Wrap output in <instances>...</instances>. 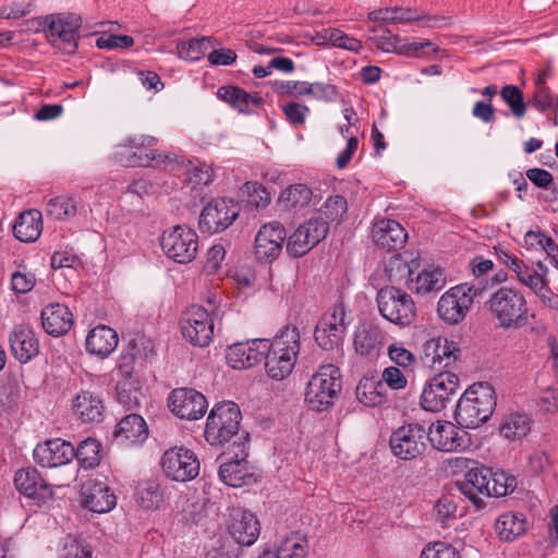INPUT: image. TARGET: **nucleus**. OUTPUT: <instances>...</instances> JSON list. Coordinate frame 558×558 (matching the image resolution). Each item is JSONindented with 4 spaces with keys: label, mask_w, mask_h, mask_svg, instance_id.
Listing matches in <instances>:
<instances>
[{
    "label": "nucleus",
    "mask_w": 558,
    "mask_h": 558,
    "mask_svg": "<svg viewBox=\"0 0 558 558\" xmlns=\"http://www.w3.org/2000/svg\"><path fill=\"white\" fill-rule=\"evenodd\" d=\"M157 143L158 138L151 135L131 136L116 147L112 158L125 167H161L178 162V155L153 148Z\"/></svg>",
    "instance_id": "1"
},
{
    "label": "nucleus",
    "mask_w": 558,
    "mask_h": 558,
    "mask_svg": "<svg viewBox=\"0 0 558 558\" xmlns=\"http://www.w3.org/2000/svg\"><path fill=\"white\" fill-rule=\"evenodd\" d=\"M496 408V393L492 385L476 383L459 399L454 418L463 428H477L485 423Z\"/></svg>",
    "instance_id": "2"
},
{
    "label": "nucleus",
    "mask_w": 558,
    "mask_h": 558,
    "mask_svg": "<svg viewBox=\"0 0 558 558\" xmlns=\"http://www.w3.org/2000/svg\"><path fill=\"white\" fill-rule=\"evenodd\" d=\"M300 351V332L295 326H286L270 342L264 354L267 374L281 380L291 374Z\"/></svg>",
    "instance_id": "3"
},
{
    "label": "nucleus",
    "mask_w": 558,
    "mask_h": 558,
    "mask_svg": "<svg viewBox=\"0 0 558 558\" xmlns=\"http://www.w3.org/2000/svg\"><path fill=\"white\" fill-rule=\"evenodd\" d=\"M490 315L502 328H519L527 320V303L524 295L514 288L500 287L486 301Z\"/></svg>",
    "instance_id": "4"
},
{
    "label": "nucleus",
    "mask_w": 558,
    "mask_h": 558,
    "mask_svg": "<svg viewBox=\"0 0 558 558\" xmlns=\"http://www.w3.org/2000/svg\"><path fill=\"white\" fill-rule=\"evenodd\" d=\"M341 388L340 369L332 364L322 365L307 383L305 402L313 411H325L335 403Z\"/></svg>",
    "instance_id": "5"
},
{
    "label": "nucleus",
    "mask_w": 558,
    "mask_h": 558,
    "mask_svg": "<svg viewBox=\"0 0 558 558\" xmlns=\"http://www.w3.org/2000/svg\"><path fill=\"white\" fill-rule=\"evenodd\" d=\"M380 315L399 327L410 326L416 316L412 296L402 289L388 286L381 288L376 298Z\"/></svg>",
    "instance_id": "6"
},
{
    "label": "nucleus",
    "mask_w": 558,
    "mask_h": 558,
    "mask_svg": "<svg viewBox=\"0 0 558 558\" xmlns=\"http://www.w3.org/2000/svg\"><path fill=\"white\" fill-rule=\"evenodd\" d=\"M241 412L234 402L216 404L207 417L205 438L211 446L228 442L238 434Z\"/></svg>",
    "instance_id": "7"
},
{
    "label": "nucleus",
    "mask_w": 558,
    "mask_h": 558,
    "mask_svg": "<svg viewBox=\"0 0 558 558\" xmlns=\"http://www.w3.org/2000/svg\"><path fill=\"white\" fill-rule=\"evenodd\" d=\"M482 288L469 283L450 288L440 296L437 303L439 318L449 325L459 324L465 318L474 298L482 294Z\"/></svg>",
    "instance_id": "8"
},
{
    "label": "nucleus",
    "mask_w": 558,
    "mask_h": 558,
    "mask_svg": "<svg viewBox=\"0 0 558 558\" xmlns=\"http://www.w3.org/2000/svg\"><path fill=\"white\" fill-rule=\"evenodd\" d=\"M45 33L49 43L66 54L77 49V32L82 20L75 14H51L44 17Z\"/></svg>",
    "instance_id": "9"
},
{
    "label": "nucleus",
    "mask_w": 558,
    "mask_h": 558,
    "mask_svg": "<svg viewBox=\"0 0 558 558\" xmlns=\"http://www.w3.org/2000/svg\"><path fill=\"white\" fill-rule=\"evenodd\" d=\"M352 318L342 302L336 303L315 328L316 342L324 350L338 348L344 338Z\"/></svg>",
    "instance_id": "10"
},
{
    "label": "nucleus",
    "mask_w": 558,
    "mask_h": 558,
    "mask_svg": "<svg viewBox=\"0 0 558 558\" xmlns=\"http://www.w3.org/2000/svg\"><path fill=\"white\" fill-rule=\"evenodd\" d=\"M162 252L179 264L192 262L198 250L197 233L186 226H174L163 231L160 238Z\"/></svg>",
    "instance_id": "11"
},
{
    "label": "nucleus",
    "mask_w": 558,
    "mask_h": 558,
    "mask_svg": "<svg viewBox=\"0 0 558 558\" xmlns=\"http://www.w3.org/2000/svg\"><path fill=\"white\" fill-rule=\"evenodd\" d=\"M234 454L219 466V478L232 487H242L257 482L259 474L246 460V446L240 439L234 441Z\"/></svg>",
    "instance_id": "12"
},
{
    "label": "nucleus",
    "mask_w": 558,
    "mask_h": 558,
    "mask_svg": "<svg viewBox=\"0 0 558 558\" xmlns=\"http://www.w3.org/2000/svg\"><path fill=\"white\" fill-rule=\"evenodd\" d=\"M204 307L192 305L182 315L180 320V329L184 339L196 347H207L214 336V317Z\"/></svg>",
    "instance_id": "13"
},
{
    "label": "nucleus",
    "mask_w": 558,
    "mask_h": 558,
    "mask_svg": "<svg viewBox=\"0 0 558 558\" xmlns=\"http://www.w3.org/2000/svg\"><path fill=\"white\" fill-rule=\"evenodd\" d=\"M459 377L451 371L439 372L424 387L421 405L425 411L439 412L457 395Z\"/></svg>",
    "instance_id": "14"
},
{
    "label": "nucleus",
    "mask_w": 558,
    "mask_h": 558,
    "mask_svg": "<svg viewBox=\"0 0 558 558\" xmlns=\"http://www.w3.org/2000/svg\"><path fill=\"white\" fill-rule=\"evenodd\" d=\"M240 206L233 199L219 197L210 201L202 210L198 227L209 234L225 231L239 217Z\"/></svg>",
    "instance_id": "15"
},
{
    "label": "nucleus",
    "mask_w": 558,
    "mask_h": 558,
    "mask_svg": "<svg viewBox=\"0 0 558 558\" xmlns=\"http://www.w3.org/2000/svg\"><path fill=\"white\" fill-rule=\"evenodd\" d=\"M160 466L166 477L175 482L191 481L199 473V461L196 454L184 447L166 450L161 457Z\"/></svg>",
    "instance_id": "16"
},
{
    "label": "nucleus",
    "mask_w": 558,
    "mask_h": 558,
    "mask_svg": "<svg viewBox=\"0 0 558 558\" xmlns=\"http://www.w3.org/2000/svg\"><path fill=\"white\" fill-rule=\"evenodd\" d=\"M328 231V221L320 217H312L287 239L288 254L292 257L304 256L327 236Z\"/></svg>",
    "instance_id": "17"
},
{
    "label": "nucleus",
    "mask_w": 558,
    "mask_h": 558,
    "mask_svg": "<svg viewBox=\"0 0 558 558\" xmlns=\"http://www.w3.org/2000/svg\"><path fill=\"white\" fill-rule=\"evenodd\" d=\"M427 433L418 424H409L396 429L390 436L391 452L401 460H412L426 448Z\"/></svg>",
    "instance_id": "18"
},
{
    "label": "nucleus",
    "mask_w": 558,
    "mask_h": 558,
    "mask_svg": "<svg viewBox=\"0 0 558 558\" xmlns=\"http://www.w3.org/2000/svg\"><path fill=\"white\" fill-rule=\"evenodd\" d=\"M225 524L228 533L241 546L253 545L259 536L260 526L257 518L244 508H228Z\"/></svg>",
    "instance_id": "19"
},
{
    "label": "nucleus",
    "mask_w": 558,
    "mask_h": 558,
    "mask_svg": "<svg viewBox=\"0 0 558 558\" xmlns=\"http://www.w3.org/2000/svg\"><path fill=\"white\" fill-rule=\"evenodd\" d=\"M169 408L180 418L196 421L205 415L208 402L205 396L195 389L178 388L169 397Z\"/></svg>",
    "instance_id": "20"
},
{
    "label": "nucleus",
    "mask_w": 558,
    "mask_h": 558,
    "mask_svg": "<svg viewBox=\"0 0 558 558\" xmlns=\"http://www.w3.org/2000/svg\"><path fill=\"white\" fill-rule=\"evenodd\" d=\"M287 239L284 227L278 221L265 223L255 236L254 254L260 262H272L281 253Z\"/></svg>",
    "instance_id": "21"
},
{
    "label": "nucleus",
    "mask_w": 558,
    "mask_h": 558,
    "mask_svg": "<svg viewBox=\"0 0 558 558\" xmlns=\"http://www.w3.org/2000/svg\"><path fill=\"white\" fill-rule=\"evenodd\" d=\"M461 354L457 343L447 338L437 337L427 340L423 345V363L432 368H450Z\"/></svg>",
    "instance_id": "22"
},
{
    "label": "nucleus",
    "mask_w": 558,
    "mask_h": 558,
    "mask_svg": "<svg viewBox=\"0 0 558 558\" xmlns=\"http://www.w3.org/2000/svg\"><path fill=\"white\" fill-rule=\"evenodd\" d=\"M34 460L43 468H57L70 463L75 457L74 446L60 438L49 439L34 449Z\"/></svg>",
    "instance_id": "23"
},
{
    "label": "nucleus",
    "mask_w": 558,
    "mask_h": 558,
    "mask_svg": "<svg viewBox=\"0 0 558 558\" xmlns=\"http://www.w3.org/2000/svg\"><path fill=\"white\" fill-rule=\"evenodd\" d=\"M490 469L478 464L464 474L463 480L457 481L459 492L465 496L477 509L485 506L484 498L488 497Z\"/></svg>",
    "instance_id": "24"
},
{
    "label": "nucleus",
    "mask_w": 558,
    "mask_h": 558,
    "mask_svg": "<svg viewBox=\"0 0 558 558\" xmlns=\"http://www.w3.org/2000/svg\"><path fill=\"white\" fill-rule=\"evenodd\" d=\"M267 349L268 339L234 343L227 351V363L234 369L250 368L263 360Z\"/></svg>",
    "instance_id": "25"
},
{
    "label": "nucleus",
    "mask_w": 558,
    "mask_h": 558,
    "mask_svg": "<svg viewBox=\"0 0 558 558\" xmlns=\"http://www.w3.org/2000/svg\"><path fill=\"white\" fill-rule=\"evenodd\" d=\"M426 433L430 444L440 451H454L468 446V433L450 422L438 421Z\"/></svg>",
    "instance_id": "26"
},
{
    "label": "nucleus",
    "mask_w": 558,
    "mask_h": 558,
    "mask_svg": "<svg viewBox=\"0 0 558 558\" xmlns=\"http://www.w3.org/2000/svg\"><path fill=\"white\" fill-rule=\"evenodd\" d=\"M82 504L93 512L105 513L113 509L117 498L102 482L88 480L81 487Z\"/></svg>",
    "instance_id": "27"
},
{
    "label": "nucleus",
    "mask_w": 558,
    "mask_h": 558,
    "mask_svg": "<svg viewBox=\"0 0 558 558\" xmlns=\"http://www.w3.org/2000/svg\"><path fill=\"white\" fill-rule=\"evenodd\" d=\"M9 341L12 354L21 363L28 362L39 352L38 339L27 325H16L10 332Z\"/></svg>",
    "instance_id": "28"
},
{
    "label": "nucleus",
    "mask_w": 558,
    "mask_h": 558,
    "mask_svg": "<svg viewBox=\"0 0 558 558\" xmlns=\"http://www.w3.org/2000/svg\"><path fill=\"white\" fill-rule=\"evenodd\" d=\"M407 283L414 293L426 295L442 290L446 286V276L440 267L427 266L417 272L413 270Z\"/></svg>",
    "instance_id": "29"
},
{
    "label": "nucleus",
    "mask_w": 558,
    "mask_h": 558,
    "mask_svg": "<svg viewBox=\"0 0 558 558\" xmlns=\"http://www.w3.org/2000/svg\"><path fill=\"white\" fill-rule=\"evenodd\" d=\"M41 325L44 330L53 337L66 333L73 325V314L68 306L51 303L41 311Z\"/></svg>",
    "instance_id": "30"
},
{
    "label": "nucleus",
    "mask_w": 558,
    "mask_h": 558,
    "mask_svg": "<svg viewBox=\"0 0 558 558\" xmlns=\"http://www.w3.org/2000/svg\"><path fill=\"white\" fill-rule=\"evenodd\" d=\"M372 236L378 246L387 251L402 247L408 238L402 226L390 219H383L376 222L372 230Z\"/></svg>",
    "instance_id": "31"
},
{
    "label": "nucleus",
    "mask_w": 558,
    "mask_h": 558,
    "mask_svg": "<svg viewBox=\"0 0 558 558\" xmlns=\"http://www.w3.org/2000/svg\"><path fill=\"white\" fill-rule=\"evenodd\" d=\"M118 342V333L112 328L99 325L88 332L86 350L99 357H107L116 350Z\"/></svg>",
    "instance_id": "32"
},
{
    "label": "nucleus",
    "mask_w": 558,
    "mask_h": 558,
    "mask_svg": "<svg viewBox=\"0 0 558 558\" xmlns=\"http://www.w3.org/2000/svg\"><path fill=\"white\" fill-rule=\"evenodd\" d=\"M14 484L27 497L44 499L52 495L49 485L39 476L36 469H21L15 473Z\"/></svg>",
    "instance_id": "33"
},
{
    "label": "nucleus",
    "mask_w": 558,
    "mask_h": 558,
    "mask_svg": "<svg viewBox=\"0 0 558 558\" xmlns=\"http://www.w3.org/2000/svg\"><path fill=\"white\" fill-rule=\"evenodd\" d=\"M385 332L375 322H364L354 332V348L361 355H368L384 343Z\"/></svg>",
    "instance_id": "34"
},
{
    "label": "nucleus",
    "mask_w": 558,
    "mask_h": 558,
    "mask_svg": "<svg viewBox=\"0 0 558 558\" xmlns=\"http://www.w3.org/2000/svg\"><path fill=\"white\" fill-rule=\"evenodd\" d=\"M147 435L148 428L144 418L138 414H129L119 422L114 439L128 446L144 441Z\"/></svg>",
    "instance_id": "35"
},
{
    "label": "nucleus",
    "mask_w": 558,
    "mask_h": 558,
    "mask_svg": "<svg viewBox=\"0 0 558 558\" xmlns=\"http://www.w3.org/2000/svg\"><path fill=\"white\" fill-rule=\"evenodd\" d=\"M72 409L82 422L98 423L102 420L105 407L99 396L82 391L73 399Z\"/></svg>",
    "instance_id": "36"
},
{
    "label": "nucleus",
    "mask_w": 558,
    "mask_h": 558,
    "mask_svg": "<svg viewBox=\"0 0 558 558\" xmlns=\"http://www.w3.org/2000/svg\"><path fill=\"white\" fill-rule=\"evenodd\" d=\"M41 230V214L35 209L22 213L13 227L14 235L21 242L36 241L39 238Z\"/></svg>",
    "instance_id": "37"
},
{
    "label": "nucleus",
    "mask_w": 558,
    "mask_h": 558,
    "mask_svg": "<svg viewBox=\"0 0 558 558\" xmlns=\"http://www.w3.org/2000/svg\"><path fill=\"white\" fill-rule=\"evenodd\" d=\"M218 97L236 108L240 112L248 113L253 108L258 107L263 99L257 95H251L236 86H221L217 92Z\"/></svg>",
    "instance_id": "38"
},
{
    "label": "nucleus",
    "mask_w": 558,
    "mask_h": 558,
    "mask_svg": "<svg viewBox=\"0 0 558 558\" xmlns=\"http://www.w3.org/2000/svg\"><path fill=\"white\" fill-rule=\"evenodd\" d=\"M153 353V343L145 337H138L130 342L128 352L122 355L120 373L125 379H130L133 374V363L136 360H147ZM128 381V380H124Z\"/></svg>",
    "instance_id": "39"
},
{
    "label": "nucleus",
    "mask_w": 558,
    "mask_h": 558,
    "mask_svg": "<svg viewBox=\"0 0 558 558\" xmlns=\"http://www.w3.org/2000/svg\"><path fill=\"white\" fill-rule=\"evenodd\" d=\"M312 198V190L305 184L298 183L283 190L278 202L283 209L298 211L308 206Z\"/></svg>",
    "instance_id": "40"
},
{
    "label": "nucleus",
    "mask_w": 558,
    "mask_h": 558,
    "mask_svg": "<svg viewBox=\"0 0 558 558\" xmlns=\"http://www.w3.org/2000/svg\"><path fill=\"white\" fill-rule=\"evenodd\" d=\"M356 399L365 407H377L385 400L384 386L374 376H364L355 388Z\"/></svg>",
    "instance_id": "41"
},
{
    "label": "nucleus",
    "mask_w": 558,
    "mask_h": 558,
    "mask_svg": "<svg viewBox=\"0 0 558 558\" xmlns=\"http://www.w3.org/2000/svg\"><path fill=\"white\" fill-rule=\"evenodd\" d=\"M495 531L501 539L513 541L525 531V519L521 513H502L496 520Z\"/></svg>",
    "instance_id": "42"
},
{
    "label": "nucleus",
    "mask_w": 558,
    "mask_h": 558,
    "mask_svg": "<svg viewBox=\"0 0 558 558\" xmlns=\"http://www.w3.org/2000/svg\"><path fill=\"white\" fill-rule=\"evenodd\" d=\"M525 245L529 248L544 252L554 267L558 269V245L542 230L527 231L524 235Z\"/></svg>",
    "instance_id": "43"
},
{
    "label": "nucleus",
    "mask_w": 558,
    "mask_h": 558,
    "mask_svg": "<svg viewBox=\"0 0 558 558\" xmlns=\"http://www.w3.org/2000/svg\"><path fill=\"white\" fill-rule=\"evenodd\" d=\"M276 551L280 558H307V537L299 532H291L284 536Z\"/></svg>",
    "instance_id": "44"
},
{
    "label": "nucleus",
    "mask_w": 558,
    "mask_h": 558,
    "mask_svg": "<svg viewBox=\"0 0 558 558\" xmlns=\"http://www.w3.org/2000/svg\"><path fill=\"white\" fill-rule=\"evenodd\" d=\"M421 21L427 27H440L447 19L426 14L418 9L396 7L395 24H409Z\"/></svg>",
    "instance_id": "45"
},
{
    "label": "nucleus",
    "mask_w": 558,
    "mask_h": 558,
    "mask_svg": "<svg viewBox=\"0 0 558 558\" xmlns=\"http://www.w3.org/2000/svg\"><path fill=\"white\" fill-rule=\"evenodd\" d=\"M530 418L523 413H511L504 418L500 434L508 439H520L530 432Z\"/></svg>",
    "instance_id": "46"
},
{
    "label": "nucleus",
    "mask_w": 558,
    "mask_h": 558,
    "mask_svg": "<svg viewBox=\"0 0 558 558\" xmlns=\"http://www.w3.org/2000/svg\"><path fill=\"white\" fill-rule=\"evenodd\" d=\"M160 485L155 481H145L136 488V501L144 509H155L162 502Z\"/></svg>",
    "instance_id": "47"
},
{
    "label": "nucleus",
    "mask_w": 558,
    "mask_h": 558,
    "mask_svg": "<svg viewBox=\"0 0 558 558\" xmlns=\"http://www.w3.org/2000/svg\"><path fill=\"white\" fill-rule=\"evenodd\" d=\"M46 213L56 220L69 219L76 215L77 204L72 197L58 196L48 201Z\"/></svg>",
    "instance_id": "48"
},
{
    "label": "nucleus",
    "mask_w": 558,
    "mask_h": 558,
    "mask_svg": "<svg viewBox=\"0 0 558 558\" xmlns=\"http://www.w3.org/2000/svg\"><path fill=\"white\" fill-rule=\"evenodd\" d=\"M211 46L213 40L210 37H202L179 43L177 45V50L181 59L197 61L205 56L207 49Z\"/></svg>",
    "instance_id": "49"
},
{
    "label": "nucleus",
    "mask_w": 558,
    "mask_h": 558,
    "mask_svg": "<svg viewBox=\"0 0 558 558\" xmlns=\"http://www.w3.org/2000/svg\"><path fill=\"white\" fill-rule=\"evenodd\" d=\"M74 458L86 469L95 468L100 462V444L93 438L81 441L75 449Z\"/></svg>",
    "instance_id": "50"
},
{
    "label": "nucleus",
    "mask_w": 558,
    "mask_h": 558,
    "mask_svg": "<svg viewBox=\"0 0 558 558\" xmlns=\"http://www.w3.org/2000/svg\"><path fill=\"white\" fill-rule=\"evenodd\" d=\"M517 487V480L515 477L508 475L504 471H497L494 472L490 469V476H489V495L488 497H502L508 495L509 493L513 492Z\"/></svg>",
    "instance_id": "51"
},
{
    "label": "nucleus",
    "mask_w": 558,
    "mask_h": 558,
    "mask_svg": "<svg viewBox=\"0 0 558 558\" xmlns=\"http://www.w3.org/2000/svg\"><path fill=\"white\" fill-rule=\"evenodd\" d=\"M348 210V204L343 196L336 195L328 197L318 211V216L325 221L339 222Z\"/></svg>",
    "instance_id": "52"
},
{
    "label": "nucleus",
    "mask_w": 558,
    "mask_h": 558,
    "mask_svg": "<svg viewBox=\"0 0 558 558\" xmlns=\"http://www.w3.org/2000/svg\"><path fill=\"white\" fill-rule=\"evenodd\" d=\"M500 96L517 118H522L525 114L526 106L523 95L517 86L506 85L502 87Z\"/></svg>",
    "instance_id": "53"
},
{
    "label": "nucleus",
    "mask_w": 558,
    "mask_h": 558,
    "mask_svg": "<svg viewBox=\"0 0 558 558\" xmlns=\"http://www.w3.org/2000/svg\"><path fill=\"white\" fill-rule=\"evenodd\" d=\"M213 181V170L209 166L203 163L199 166L194 167L192 170H190L186 183L191 186L192 190L198 191L202 190L204 186H207ZM199 193L196 192V196H198Z\"/></svg>",
    "instance_id": "54"
},
{
    "label": "nucleus",
    "mask_w": 558,
    "mask_h": 558,
    "mask_svg": "<svg viewBox=\"0 0 558 558\" xmlns=\"http://www.w3.org/2000/svg\"><path fill=\"white\" fill-rule=\"evenodd\" d=\"M413 268L400 255H393L386 265V272L390 281H400L410 278Z\"/></svg>",
    "instance_id": "55"
},
{
    "label": "nucleus",
    "mask_w": 558,
    "mask_h": 558,
    "mask_svg": "<svg viewBox=\"0 0 558 558\" xmlns=\"http://www.w3.org/2000/svg\"><path fill=\"white\" fill-rule=\"evenodd\" d=\"M426 48H430L432 52H437L438 50V47L427 39L412 43H402L400 39L398 54L413 58H423L427 54L425 52Z\"/></svg>",
    "instance_id": "56"
},
{
    "label": "nucleus",
    "mask_w": 558,
    "mask_h": 558,
    "mask_svg": "<svg viewBox=\"0 0 558 558\" xmlns=\"http://www.w3.org/2000/svg\"><path fill=\"white\" fill-rule=\"evenodd\" d=\"M421 558H461V555L453 546L444 542H435L422 550Z\"/></svg>",
    "instance_id": "57"
},
{
    "label": "nucleus",
    "mask_w": 558,
    "mask_h": 558,
    "mask_svg": "<svg viewBox=\"0 0 558 558\" xmlns=\"http://www.w3.org/2000/svg\"><path fill=\"white\" fill-rule=\"evenodd\" d=\"M36 283L35 275L26 269L14 271L11 275V286L16 293L29 292Z\"/></svg>",
    "instance_id": "58"
},
{
    "label": "nucleus",
    "mask_w": 558,
    "mask_h": 558,
    "mask_svg": "<svg viewBox=\"0 0 558 558\" xmlns=\"http://www.w3.org/2000/svg\"><path fill=\"white\" fill-rule=\"evenodd\" d=\"M308 96L322 101H333L338 97V89L328 83H308Z\"/></svg>",
    "instance_id": "59"
},
{
    "label": "nucleus",
    "mask_w": 558,
    "mask_h": 558,
    "mask_svg": "<svg viewBox=\"0 0 558 558\" xmlns=\"http://www.w3.org/2000/svg\"><path fill=\"white\" fill-rule=\"evenodd\" d=\"M133 44V37L128 35H104L96 40L98 48L108 50H113L117 48H129Z\"/></svg>",
    "instance_id": "60"
},
{
    "label": "nucleus",
    "mask_w": 558,
    "mask_h": 558,
    "mask_svg": "<svg viewBox=\"0 0 558 558\" xmlns=\"http://www.w3.org/2000/svg\"><path fill=\"white\" fill-rule=\"evenodd\" d=\"M534 106L539 111H545L548 109L557 111L558 97L551 94V92L546 86H539L534 94Z\"/></svg>",
    "instance_id": "61"
},
{
    "label": "nucleus",
    "mask_w": 558,
    "mask_h": 558,
    "mask_svg": "<svg viewBox=\"0 0 558 558\" xmlns=\"http://www.w3.org/2000/svg\"><path fill=\"white\" fill-rule=\"evenodd\" d=\"M282 110L292 124H303L310 113V108L306 105L299 102H288L282 106Z\"/></svg>",
    "instance_id": "62"
},
{
    "label": "nucleus",
    "mask_w": 558,
    "mask_h": 558,
    "mask_svg": "<svg viewBox=\"0 0 558 558\" xmlns=\"http://www.w3.org/2000/svg\"><path fill=\"white\" fill-rule=\"evenodd\" d=\"M383 386L386 384L388 387L395 390L403 389L407 386V378L403 373L395 366L386 367L379 379Z\"/></svg>",
    "instance_id": "63"
},
{
    "label": "nucleus",
    "mask_w": 558,
    "mask_h": 558,
    "mask_svg": "<svg viewBox=\"0 0 558 558\" xmlns=\"http://www.w3.org/2000/svg\"><path fill=\"white\" fill-rule=\"evenodd\" d=\"M388 355L393 363L402 367H408L415 361L413 353L398 343L388 348Z\"/></svg>",
    "instance_id": "64"
}]
</instances>
